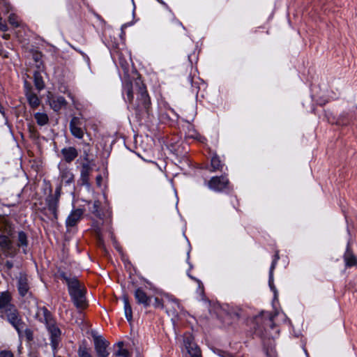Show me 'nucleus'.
<instances>
[{
    "label": "nucleus",
    "mask_w": 357,
    "mask_h": 357,
    "mask_svg": "<svg viewBox=\"0 0 357 357\" xmlns=\"http://www.w3.org/2000/svg\"><path fill=\"white\" fill-rule=\"evenodd\" d=\"M121 255L122 261L123 262L125 267L126 268H128V266L129 267H132L133 269H134L135 273L137 274V270L136 268L133 267L131 261L128 258L126 257V256L124 255L123 253H122Z\"/></svg>",
    "instance_id": "obj_49"
},
{
    "label": "nucleus",
    "mask_w": 357,
    "mask_h": 357,
    "mask_svg": "<svg viewBox=\"0 0 357 357\" xmlns=\"http://www.w3.org/2000/svg\"><path fill=\"white\" fill-rule=\"evenodd\" d=\"M277 261H275V260H272V262L271 264V266H270V268H269V271H268V276L271 275V273L273 274V271L275 268V266L277 264Z\"/></svg>",
    "instance_id": "obj_61"
},
{
    "label": "nucleus",
    "mask_w": 357,
    "mask_h": 357,
    "mask_svg": "<svg viewBox=\"0 0 357 357\" xmlns=\"http://www.w3.org/2000/svg\"><path fill=\"white\" fill-rule=\"evenodd\" d=\"M158 294L165 297L169 302L174 303L176 305H177V303H179V300L178 298H176V297H174L172 294H171L169 293L165 292L163 290H162V292L159 293Z\"/></svg>",
    "instance_id": "obj_40"
},
{
    "label": "nucleus",
    "mask_w": 357,
    "mask_h": 357,
    "mask_svg": "<svg viewBox=\"0 0 357 357\" xmlns=\"http://www.w3.org/2000/svg\"><path fill=\"white\" fill-rule=\"evenodd\" d=\"M211 351L219 357H244L243 356L232 354L228 351L217 347H211Z\"/></svg>",
    "instance_id": "obj_32"
},
{
    "label": "nucleus",
    "mask_w": 357,
    "mask_h": 357,
    "mask_svg": "<svg viewBox=\"0 0 357 357\" xmlns=\"http://www.w3.org/2000/svg\"><path fill=\"white\" fill-rule=\"evenodd\" d=\"M104 43L106 45V47L109 50V51H111L112 50L118 49L119 45L116 38H114V40L111 38L110 41H104Z\"/></svg>",
    "instance_id": "obj_38"
},
{
    "label": "nucleus",
    "mask_w": 357,
    "mask_h": 357,
    "mask_svg": "<svg viewBox=\"0 0 357 357\" xmlns=\"http://www.w3.org/2000/svg\"><path fill=\"white\" fill-rule=\"evenodd\" d=\"M29 287L27 282V279L26 278V275L24 273V298L29 293ZM29 310V307L26 305V301L24 300V310L26 309Z\"/></svg>",
    "instance_id": "obj_44"
},
{
    "label": "nucleus",
    "mask_w": 357,
    "mask_h": 357,
    "mask_svg": "<svg viewBox=\"0 0 357 357\" xmlns=\"http://www.w3.org/2000/svg\"><path fill=\"white\" fill-rule=\"evenodd\" d=\"M116 143L114 139L111 140L110 137H102L98 144V146L102 149L101 158L108 159L112 151L113 145Z\"/></svg>",
    "instance_id": "obj_9"
},
{
    "label": "nucleus",
    "mask_w": 357,
    "mask_h": 357,
    "mask_svg": "<svg viewBox=\"0 0 357 357\" xmlns=\"http://www.w3.org/2000/svg\"><path fill=\"white\" fill-rule=\"evenodd\" d=\"M42 310L45 326L56 323L52 312L46 307H43Z\"/></svg>",
    "instance_id": "obj_33"
},
{
    "label": "nucleus",
    "mask_w": 357,
    "mask_h": 357,
    "mask_svg": "<svg viewBox=\"0 0 357 357\" xmlns=\"http://www.w3.org/2000/svg\"><path fill=\"white\" fill-rule=\"evenodd\" d=\"M343 258L347 268H351L357 264V258L351 249L349 241L347 242Z\"/></svg>",
    "instance_id": "obj_18"
},
{
    "label": "nucleus",
    "mask_w": 357,
    "mask_h": 357,
    "mask_svg": "<svg viewBox=\"0 0 357 357\" xmlns=\"http://www.w3.org/2000/svg\"><path fill=\"white\" fill-rule=\"evenodd\" d=\"M80 123V119L78 116H73L70 121L69 126H78V124Z\"/></svg>",
    "instance_id": "obj_56"
},
{
    "label": "nucleus",
    "mask_w": 357,
    "mask_h": 357,
    "mask_svg": "<svg viewBox=\"0 0 357 357\" xmlns=\"http://www.w3.org/2000/svg\"><path fill=\"white\" fill-rule=\"evenodd\" d=\"M278 315V312L277 311H275L273 314L268 313L264 310L261 311L257 315L254 317V320L256 322V326H255V331L262 333L264 330H265V322H268V324L270 325V327L273 328L275 326L273 320Z\"/></svg>",
    "instance_id": "obj_6"
},
{
    "label": "nucleus",
    "mask_w": 357,
    "mask_h": 357,
    "mask_svg": "<svg viewBox=\"0 0 357 357\" xmlns=\"http://www.w3.org/2000/svg\"><path fill=\"white\" fill-rule=\"evenodd\" d=\"M172 15V22H174L175 24H176L177 25L180 26L182 27L183 29L184 30H186V28L185 26L183 24V23L176 17L174 13H173V14H171Z\"/></svg>",
    "instance_id": "obj_58"
},
{
    "label": "nucleus",
    "mask_w": 357,
    "mask_h": 357,
    "mask_svg": "<svg viewBox=\"0 0 357 357\" xmlns=\"http://www.w3.org/2000/svg\"><path fill=\"white\" fill-rule=\"evenodd\" d=\"M81 200L88 206V210L91 214H93L96 218L103 220L104 214L100 209V202L99 200H95L93 203L91 200H87L85 199H82Z\"/></svg>",
    "instance_id": "obj_11"
},
{
    "label": "nucleus",
    "mask_w": 357,
    "mask_h": 357,
    "mask_svg": "<svg viewBox=\"0 0 357 357\" xmlns=\"http://www.w3.org/2000/svg\"><path fill=\"white\" fill-rule=\"evenodd\" d=\"M8 21L10 24L14 27H17L20 25L17 17L13 13L10 14L8 17Z\"/></svg>",
    "instance_id": "obj_47"
},
{
    "label": "nucleus",
    "mask_w": 357,
    "mask_h": 357,
    "mask_svg": "<svg viewBox=\"0 0 357 357\" xmlns=\"http://www.w3.org/2000/svg\"><path fill=\"white\" fill-rule=\"evenodd\" d=\"M122 299L123 302L125 317L128 322H130L132 320V310L130 304L128 297L126 294H124L123 295Z\"/></svg>",
    "instance_id": "obj_24"
},
{
    "label": "nucleus",
    "mask_w": 357,
    "mask_h": 357,
    "mask_svg": "<svg viewBox=\"0 0 357 357\" xmlns=\"http://www.w3.org/2000/svg\"><path fill=\"white\" fill-rule=\"evenodd\" d=\"M223 165L219 155L216 153H214L211 159V171L215 172L218 169L222 170Z\"/></svg>",
    "instance_id": "obj_29"
},
{
    "label": "nucleus",
    "mask_w": 357,
    "mask_h": 357,
    "mask_svg": "<svg viewBox=\"0 0 357 357\" xmlns=\"http://www.w3.org/2000/svg\"><path fill=\"white\" fill-rule=\"evenodd\" d=\"M70 131L73 137L77 139H82L84 137V132L79 126H69Z\"/></svg>",
    "instance_id": "obj_36"
},
{
    "label": "nucleus",
    "mask_w": 357,
    "mask_h": 357,
    "mask_svg": "<svg viewBox=\"0 0 357 357\" xmlns=\"http://www.w3.org/2000/svg\"><path fill=\"white\" fill-rule=\"evenodd\" d=\"M50 192H52L50 190ZM47 208L53 215L52 220H56L58 219V204L59 199L57 197H54L52 192H50L49 195L45 198Z\"/></svg>",
    "instance_id": "obj_14"
},
{
    "label": "nucleus",
    "mask_w": 357,
    "mask_h": 357,
    "mask_svg": "<svg viewBox=\"0 0 357 357\" xmlns=\"http://www.w3.org/2000/svg\"><path fill=\"white\" fill-rule=\"evenodd\" d=\"M0 30L2 31H6L7 30V25L4 21L2 20L0 17Z\"/></svg>",
    "instance_id": "obj_64"
},
{
    "label": "nucleus",
    "mask_w": 357,
    "mask_h": 357,
    "mask_svg": "<svg viewBox=\"0 0 357 357\" xmlns=\"http://www.w3.org/2000/svg\"><path fill=\"white\" fill-rule=\"evenodd\" d=\"M223 311L232 320H238L241 318V309L237 307H233L229 304H225L222 307Z\"/></svg>",
    "instance_id": "obj_21"
},
{
    "label": "nucleus",
    "mask_w": 357,
    "mask_h": 357,
    "mask_svg": "<svg viewBox=\"0 0 357 357\" xmlns=\"http://www.w3.org/2000/svg\"><path fill=\"white\" fill-rule=\"evenodd\" d=\"M24 89H25V96H26L27 102L29 105V106L33 109L38 107L40 105L41 100L36 93H31L29 91V84L24 78Z\"/></svg>",
    "instance_id": "obj_12"
},
{
    "label": "nucleus",
    "mask_w": 357,
    "mask_h": 357,
    "mask_svg": "<svg viewBox=\"0 0 357 357\" xmlns=\"http://www.w3.org/2000/svg\"><path fill=\"white\" fill-rule=\"evenodd\" d=\"M0 234H13L12 227L8 224L4 217H0Z\"/></svg>",
    "instance_id": "obj_27"
},
{
    "label": "nucleus",
    "mask_w": 357,
    "mask_h": 357,
    "mask_svg": "<svg viewBox=\"0 0 357 357\" xmlns=\"http://www.w3.org/2000/svg\"><path fill=\"white\" fill-rule=\"evenodd\" d=\"M85 211V206H80L77 208L73 206L70 213L66 220V227L68 228L76 226Z\"/></svg>",
    "instance_id": "obj_8"
},
{
    "label": "nucleus",
    "mask_w": 357,
    "mask_h": 357,
    "mask_svg": "<svg viewBox=\"0 0 357 357\" xmlns=\"http://www.w3.org/2000/svg\"><path fill=\"white\" fill-rule=\"evenodd\" d=\"M187 352L191 357H202V351L199 347L192 342L191 338L187 337L183 340Z\"/></svg>",
    "instance_id": "obj_16"
},
{
    "label": "nucleus",
    "mask_w": 357,
    "mask_h": 357,
    "mask_svg": "<svg viewBox=\"0 0 357 357\" xmlns=\"http://www.w3.org/2000/svg\"><path fill=\"white\" fill-rule=\"evenodd\" d=\"M190 279L197 282V284H199V289L202 288V294L204 295V284L202 282L195 276H192Z\"/></svg>",
    "instance_id": "obj_59"
},
{
    "label": "nucleus",
    "mask_w": 357,
    "mask_h": 357,
    "mask_svg": "<svg viewBox=\"0 0 357 357\" xmlns=\"http://www.w3.org/2000/svg\"><path fill=\"white\" fill-rule=\"evenodd\" d=\"M4 316L7 317L9 321L14 326L18 333H20L21 320L18 317V314L13 305L4 312Z\"/></svg>",
    "instance_id": "obj_17"
},
{
    "label": "nucleus",
    "mask_w": 357,
    "mask_h": 357,
    "mask_svg": "<svg viewBox=\"0 0 357 357\" xmlns=\"http://www.w3.org/2000/svg\"><path fill=\"white\" fill-rule=\"evenodd\" d=\"M89 151L90 150L89 149H84L83 150V155L81 156V158H82L84 162H91L89 158Z\"/></svg>",
    "instance_id": "obj_55"
},
{
    "label": "nucleus",
    "mask_w": 357,
    "mask_h": 357,
    "mask_svg": "<svg viewBox=\"0 0 357 357\" xmlns=\"http://www.w3.org/2000/svg\"><path fill=\"white\" fill-rule=\"evenodd\" d=\"M67 103L68 102L63 96H59L55 100H53L52 103H50V106L54 111L57 112L63 107H65Z\"/></svg>",
    "instance_id": "obj_26"
},
{
    "label": "nucleus",
    "mask_w": 357,
    "mask_h": 357,
    "mask_svg": "<svg viewBox=\"0 0 357 357\" xmlns=\"http://www.w3.org/2000/svg\"><path fill=\"white\" fill-rule=\"evenodd\" d=\"M335 124L342 130L354 133L357 128V112L352 109L341 112L335 119Z\"/></svg>",
    "instance_id": "obj_4"
},
{
    "label": "nucleus",
    "mask_w": 357,
    "mask_h": 357,
    "mask_svg": "<svg viewBox=\"0 0 357 357\" xmlns=\"http://www.w3.org/2000/svg\"><path fill=\"white\" fill-rule=\"evenodd\" d=\"M124 345L123 341H119L114 344V347L118 346L119 349L114 352L116 357H131V354L127 349L123 348Z\"/></svg>",
    "instance_id": "obj_25"
},
{
    "label": "nucleus",
    "mask_w": 357,
    "mask_h": 357,
    "mask_svg": "<svg viewBox=\"0 0 357 357\" xmlns=\"http://www.w3.org/2000/svg\"><path fill=\"white\" fill-rule=\"evenodd\" d=\"M61 153L64 160L68 163H70L78 155L77 150L75 146L64 147L61 149Z\"/></svg>",
    "instance_id": "obj_19"
},
{
    "label": "nucleus",
    "mask_w": 357,
    "mask_h": 357,
    "mask_svg": "<svg viewBox=\"0 0 357 357\" xmlns=\"http://www.w3.org/2000/svg\"><path fill=\"white\" fill-rule=\"evenodd\" d=\"M34 118L37 124L40 126H45L49 122V117L45 112H36L34 114Z\"/></svg>",
    "instance_id": "obj_31"
},
{
    "label": "nucleus",
    "mask_w": 357,
    "mask_h": 357,
    "mask_svg": "<svg viewBox=\"0 0 357 357\" xmlns=\"http://www.w3.org/2000/svg\"><path fill=\"white\" fill-rule=\"evenodd\" d=\"M91 335L93 340L94 349L98 357H108L109 355L107 347L109 346V342L107 341L102 335H98L97 331L92 330Z\"/></svg>",
    "instance_id": "obj_7"
},
{
    "label": "nucleus",
    "mask_w": 357,
    "mask_h": 357,
    "mask_svg": "<svg viewBox=\"0 0 357 357\" xmlns=\"http://www.w3.org/2000/svg\"><path fill=\"white\" fill-rule=\"evenodd\" d=\"M110 237L112 241L113 245H114V248L116 250V251L119 252V254H121V255L122 253H123L121 247L120 246L119 243H118L116 238L114 237L112 231L110 232Z\"/></svg>",
    "instance_id": "obj_46"
},
{
    "label": "nucleus",
    "mask_w": 357,
    "mask_h": 357,
    "mask_svg": "<svg viewBox=\"0 0 357 357\" xmlns=\"http://www.w3.org/2000/svg\"><path fill=\"white\" fill-rule=\"evenodd\" d=\"M183 235L184 238H185V240H186V241L188 243V251H187V253H186V260H185V261L188 264L189 268L186 271V275H188V277L189 278H190L192 276V274H190V271L193 268V265H192V264L190 261V251H191L192 247H191L190 241L188 238V237L186 236L184 231L183 232Z\"/></svg>",
    "instance_id": "obj_30"
},
{
    "label": "nucleus",
    "mask_w": 357,
    "mask_h": 357,
    "mask_svg": "<svg viewBox=\"0 0 357 357\" xmlns=\"http://www.w3.org/2000/svg\"><path fill=\"white\" fill-rule=\"evenodd\" d=\"M77 354L79 357H92L87 348L85 346L82 345L78 348Z\"/></svg>",
    "instance_id": "obj_43"
},
{
    "label": "nucleus",
    "mask_w": 357,
    "mask_h": 357,
    "mask_svg": "<svg viewBox=\"0 0 357 357\" xmlns=\"http://www.w3.org/2000/svg\"><path fill=\"white\" fill-rule=\"evenodd\" d=\"M134 296L137 303L142 305L144 308L151 306L152 296H148L142 287H137L135 290Z\"/></svg>",
    "instance_id": "obj_10"
},
{
    "label": "nucleus",
    "mask_w": 357,
    "mask_h": 357,
    "mask_svg": "<svg viewBox=\"0 0 357 357\" xmlns=\"http://www.w3.org/2000/svg\"><path fill=\"white\" fill-rule=\"evenodd\" d=\"M8 234H0V246L3 250H8L11 245V241Z\"/></svg>",
    "instance_id": "obj_35"
},
{
    "label": "nucleus",
    "mask_w": 357,
    "mask_h": 357,
    "mask_svg": "<svg viewBox=\"0 0 357 357\" xmlns=\"http://www.w3.org/2000/svg\"><path fill=\"white\" fill-rule=\"evenodd\" d=\"M178 162H180V163L183 162V163L186 164L189 168L194 167V165H193L192 161L185 155L182 156L181 158L178 159Z\"/></svg>",
    "instance_id": "obj_51"
},
{
    "label": "nucleus",
    "mask_w": 357,
    "mask_h": 357,
    "mask_svg": "<svg viewBox=\"0 0 357 357\" xmlns=\"http://www.w3.org/2000/svg\"><path fill=\"white\" fill-rule=\"evenodd\" d=\"M199 42H197L196 43V45H195V49L194 50V52L192 54H189L188 56V60L191 63V64H192V57L193 56L195 59V61H197L198 60V54L197 55H195V52L198 50L199 48Z\"/></svg>",
    "instance_id": "obj_54"
},
{
    "label": "nucleus",
    "mask_w": 357,
    "mask_h": 357,
    "mask_svg": "<svg viewBox=\"0 0 357 357\" xmlns=\"http://www.w3.org/2000/svg\"><path fill=\"white\" fill-rule=\"evenodd\" d=\"M24 336L26 337V340L28 342L32 341L33 340V331L29 328H26L24 329Z\"/></svg>",
    "instance_id": "obj_48"
},
{
    "label": "nucleus",
    "mask_w": 357,
    "mask_h": 357,
    "mask_svg": "<svg viewBox=\"0 0 357 357\" xmlns=\"http://www.w3.org/2000/svg\"><path fill=\"white\" fill-rule=\"evenodd\" d=\"M102 182V176L101 174H98L96 177V183L98 187H101Z\"/></svg>",
    "instance_id": "obj_63"
},
{
    "label": "nucleus",
    "mask_w": 357,
    "mask_h": 357,
    "mask_svg": "<svg viewBox=\"0 0 357 357\" xmlns=\"http://www.w3.org/2000/svg\"><path fill=\"white\" fill-rule=\"evenodd\" d=\"M268 286L270 290L273 292V294H275V298L278 296V291L274 284V276L272 273H271V275L268 276Z\"/></svg>",
    "instance_id": "obj_39"
},
{
    "label": "nucleus",
    "mask_w": 357,
    "mask_h": 357,
    "mask_svg": "<svg viewBox=\"0 0 357 357\" xmlns=\"http://www.w3.org/2000/svg\"><path fill=\"white\" fill-rule=\"evenodd\" d=\"M46 328L50 333V339L60 338L61 335V331L56 326V323L49 324L47 326H46Z\"/></svg>",
    "instance_id": "obj_28"
},
{
    "label": "nucleus",
    "mask_w": 357,
    "mask_h": 357,
    "mask_svg": "<svg viewBox=\"0 0 357 357\" xmlns=\"http://www.w3.org/2000/svg\"><path fill=\"white\" fill-rule=\"evenodd\" d=\"M145 283L149 285V289L153 293L158 294L159 293L162 292V289L155 287L154 284L149 280H147Z\"/></svg>",
    "instance_id": "obj_53"
},
{
    "label": "nucleus",
    "mask_w": 357,
    "mask_h": 357,
    "mask_svg": "<svg viewBox=\"0 0 357 357\" xmlns=\"http://www.w3.org/2000/svg\"><path fill=\"white\" fill-rule=\"evenodd\" d=\"M56 275L66 284L69 296L77 308H80L86 300V289L82 285L76 276H68L66 273L59 268Z\"/></svg>",
    "instance_id": "obj_2"
},
{
    "label": "nucleus",
    "mask_w": 357,
    "mask_h": 357,
    "mask_svg": "<svg viewBox=\"0 0 357 357\" xmlns=\"http://www.w3.org/2000/svg\"><path fill=\"white\" fill-rule=\"evenodd\" d=\"M60 177L65 185H69L74 182V174L68 168L60 169Z\"/></svg>",
    "instance_id": "obj_23"
},
{
    "label": "nucleus",
    "mask_w": 357,
    "mask_h": 357,
    "mask_svg": "<svg viewBox=\"0 0 357 357\" xmlns=\"http://www.w3.org/2000/svg\"><path fill=\"white\" fill-rule=\"evenodd\" d=\"M153 305L156 309H163L164 304L162 300L160 299L158 297H154V303Z\"/></svg>",
    "instance_id": "obj_52"
},
{
    "label": "nucleus",
    "mask_w": 357,
    "mask_h": 357,
    "mask_svg": "<svg viewBox=\"0 0 357 357\" xmlns=\"http://www.w3.org/2000/svg\"><path fill=\"white\" fill-rule=\"evenodd\" d=\"M132 1V5H133V9H132V17H133V20L130 22H126V23H124L121 25V29H125L129 26H131L132 25H134L135 24V22L137 21V20H135V8H136V6H135V1L134 0H131Z\"/></svg>",
    "instance_id": "obj_41"
},
{
    "label": "nucleus",
    "mask_w": 357,
    "mask_h": 357,
    "mask_svg": "<svg viewBox=\"0 0 357 357\" xmlns=\"http://www.w3.org/2000/svg\"><path fill=\"white\" fill-rule=\"evenodd\" d=\"M26 26L24 24V63L29 68L44 70L43 54L31 43V36L26 33Z\"/></svg>",
    "instance_id": "obj_3"
},
{
    "label": "nucleus",
    "mask_w": 357,
    "mask_h": 357,
    "mask_svg": "<svg viewBox=\"0 0 357 357\" xmlns=\"http://www.w3.org/2000/svg\"><path fill=\"white\" fill-rule=\"evenodd\" d=\"M103 225V222L101 223L98 220H93L91 223V229L95 231V233L98 236H102V225Z\"/></svg>",
    "instance_id": "obj_37"
},
{
    "label": "nucleus",
    "mask_w": 357,
    "mask_h": 357,
    "mask_svg": "<svg viewBox=\"0 0 357 357\" xmlns=\"http://www.w3.org/2000/svg\"><path fill=\"white\" fill-rule=\"evenodd\" d=\"M61 184H59L56 189H55V191H54V195L53 196L54 197H57V199H59V197L61 196Z\"/></svg>",
    "instance_id": "obj_60"
},
{
    "label": "nucleus",
    "mask_w": 357,
    "mask_h": 357,
    "mask_svg": "<svg viewBox=\"0 0 357 357\" xmlns=\"http://www.w3.org/2000/svg\"><path fill=\"white\" fill-rule=\"evenodd\" d=\"M50 340V346L52 348V353L54 355H55L59 349L60 338H52Z\"/></svg>",
    "instance_id": "obj_45"
},
{
    "label": "nucleus",
    "mask_w": 357,
    "mask_h": 357,
    "mask_svg": "<svg viewBox=\"0 0 357 357\" xmlns=\"http://www.w3.org/2000/svg\"><path fill=\"white\" fill-rule=\"evenodd\" d=\"M13 305L10 304V296L7 292H3L0 295V315L4 316V312L10 308Z\"/></svg>",
    "instance_id": "obj_20"
},
{
    "label": "nucleus",
    "mask_w": 357,
    "mask_h": 357,
    "mask_svg": "<svg viewBox=\"0 0 357 357\" xmlns=\"http://www.w3.org/2000/svg\"><path fill=\"white\" fill-rule=\"evenodd\" d=\"M319 88V86L311 84L310 87V97L312 99V101L313 102H315L316 105L319 106H324L328 102V100L322 94V93H317V89Z\"/></svg>",
    "instance_id": "obj_13"
},
{
    "label": "nucleus",
    "mask_w": 357,
    "mask_h": 357,
    "mask_svg": "<svg viewBox=\"0 0 357 357\" xmlns=\"http://www.w3.org/2000/svg\"><path fill=\"white\" fill-rule=\"evenodd\" d=\"M89 176H90V173L89 172H81V174H80V181H81V183H80V185H84L87 190V191H90L91 190V185L89 182Z\"/></svg>",
    "instance_id": "obj_34"
},
{
    "label": "nucleus",
    "mask_w": 357,
    "mask_h": 357,
    "mask_svg": "<svg viewBox=\"0 0 357 357\" xmlns=\"http://www.w3.org/2000/svg\"><path fill=\"white\" fill-rule=\"evenodd\" d=\"M307 1L315 11L326 12L331 8L333 0H307Z\"/></svg>",
    "instance_id": "obj_15"
},
{
    "label": "nucleus",
    "mask_w": 357,
    "mask_h": 357,
    "mask_svg": "<svg viewBox=\"0 0 357 357\" xmlns=\"http://www.w3.org/2000/svg\"><path fill=\"white\" fill-rule=\"evenodd\" d=\"M123 70V77L120 75L122 83V96L126 103L132 104L136 118L139 120L150 121L153 116L151 98L149 95L146 86L140 78L135 82L136 100L134 102L133 84L129 75L128 64L120 61Z\"/></svg>",
    "instance_id": "obj_1"
},
{
    "label": "nucleus",
    "mask_w": 357,
    "mask_h": 357,
    "mask_svg": "<svg viewBox=\"0 0 357 357\" xmlns=\"http://www.w3.org/2000/svg\"><path fill=\"white\" fill-rule=\"evenodd\" d=\"M0 357H13V355L10 351H2L0 352Z\"/></svg>",
    "instance_id": "obj_62"
},
{
    "label": "nucleus",
    "mask_w": 357,
    "mask_h": 357,
    "mask_svg": "<svg viewBox=\"0 0 357 357\" xmlns=\"http://www.w3.org/2000/svg\"><path fill=\"white\" fill-rule=\"evenodd\" d=\"M188 81L191 84L192 93H195L196 96H197L199 86H198L197 83L193 82V78L190 74L188 76Z\"/></svg>",
    "instance_id": "obj_42"
},
{
    "label": "nucleus",
    "mask_w": 357,
    "mask_h": 357,
    "mask_svg": "<svg viewBox=\"0 0 357 357\" xmlns=\"http://www.w3.org/2000/svg\"><path fill=\"white\" fill-rule=\"evenodd\" d=\"M177 308L180 310V312L183 316H191L190 313L184 309L183 306L180 304V303L176 305Z\"/></svg>",
    "instance_id": "obj_57"
},
{
    "label": "nucleus",
    "mask_w": 357,
    "mask_h": 357,
    "mask_svg": "<svg viewBox=\"0 0 357 357\" xmlns=\"http://www.w3.org/2000/svg\"><path fill=\"white\" fill-rule=\"evenodd\" d=\"M42 72H45V69L44 70H38V69L34 70L33 72V84H34L36 89L38 91H40L41 90H43L45 86L43 78L41 75Z\"/></svg>",
    "instance_id": "obj_22"
},
{
    "label": "nucleus",
    "mask_w": 357,
    "mask_h": 357,
    "mask_svg": "<svg viewBox=\"0 0 357 357\" xmlns=\"http://www.w3.org/2000/svg\"><path fill=\"white\" fill-rule=\"evenodd\" d=\"M208 188L214 192H225L229 195L233 192V186L225 174L212 176L208 181Z\"/></svg>",
    "instance_id": "obj_5"
},
{
    "label": "nucleus",
    "mask_w": 357,
    "mask_h": 357,
    "mask_svg": "<svg viewBox=\"0 0 357 357\" xmlns=\"http://www.w3.org/2000/svg\"><path fill=\"white\" fill-rule=\"evenodd\" d=\"M92 170L91 162H84L82 164L81 172L90 173Z\"/></svg>",
    "instance_id": "obj_50"
}]
</instances>
